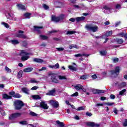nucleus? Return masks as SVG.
<instances>
[{
	"label": "nucleus",
	"instance_id": "864d4df0",
	"mask_svg": "<svg viewBox=\"0 0 127 127\" xmlns=\"http://www.w3.org/2000/svg\"><path fill=\"white\" fill-rule=\"evenodd\" d=\"M80 79L81 80H86V79H87V75H82L80 77Z\"/></svg>",
	"mask_w": 127,
	"mask_h": 127
},
{
	"label": "nucleus",
	"instance_id": "ddd939ff",
	"mask_svg": "<svg viewBox=\"0 0 127 127\" xmlns=\"http://www.w3.org/2000/svg\"><path fill=\"white\" fill-rule=\"evenodd\" d=\"M40 106L41 108H43V109H44L45 110H48L49 107L47 106V104H46L45 102H42L40 103Z\"/></svg>",
	"mask_w": 127,
	"mask_h": 127
},
{
	"label": "nucleus",
	"instance_id": "cd10ccee",
	"mask_svg": "<svg viewBox=\"0 0 127 127\" xmlns=\"http://www.w3.org/2000/svg\"><path fill=\"white\" fill-rule=\"evenodd\" d=\"M68 68L71 71H77V68L75 66H72V65L68 66Z\"/></svg>",
	"mask_w": 127,
	"mask_h": 127
},
{
	"label": "nucleus",
	"instance_id": "37998d69",
	"mask_svg": "<svg viewBox=\"0 0 127 127\" xmlns=\"http://www.w3.org/2000/svg\"><path fill=\"white\" fill-rule=\"evenodd\" d=\"M13 97L14 98H21V95H20L19 94H14Z\"/></svg>",
	"mask_w": 127,
	"mask_h": 127
},
{
	"label": "nucleus",
	"instance_id": "4c0bfd02",
	"mask_svg": "<svg viewBox=\"0 0 127 127\" xmlns=\"http://www.w3.org/2000/svg\"><path fill=\"white\" fill-rule=\"evenodd\" d=\"M104 105H107V106H109L111 107L112 106H113V105H115V103L107 102V103H104Z\"/></svg>",
	"mask_w": 127,
	"mask_h": 127
},
{
	"label": "nucleus",
	"instance_id": "8fccbe9b",
	"mask_svg": "<svg viewBox=\"0 0 127 127\" xmlns=\"http://www.w3.org/2000/svg\"><path fill=\"white\" fill-rule=\"evenodd\" d=\"M30 83H38V81L36 80L35 79H32L30 80Z\"/></svg>",
	"mask_w": 127,
	"mask_h": 127
},
{
	"label": "nucleus",
	"instance_id": "393cba45",
	"mask_svg": "<svg viewBox=\"0 0 127 127\" xmlns=\"http://www.w3.org/2000/svg\"><path fill=\"white\" fill-rule=\"evenodd\" d=\"M69 49H73V48H76V49H78L79 46L76 45H70L69 47Z\"/></svg>",
	"mask_w": 127,
	"mask_h": 127
},
{
	"label": "nucleus",
	"instance_id": "6ab92c4d",
	"mask_svg": "<svg viewBox=\"0 0 127 127\" xmlns=\"http://www.w3.org/2000/svg\"><path fill=\"white\" fill-rule=\"evenodd\" d=\"M32 70H33V68H32V67H27V68H24L23 71L25 73H27L28 72H31V71H32Z\"/></svg>",
	"mask_w": 127,
	"mask_h": 127
},
{
	"label": "nucleus",
	"instance_id": "a878e982",
	"mask_svg": "<svg viewBox=\"0 0 127 127\" xmlns=\"http://www.w3.org/2000/svg\"><path fill=\"white\" fill-rule=\"evenodd\" d=\"M58 78L60 80H67V78H66V76L64 75H58Z\"/></svg>",
	"mask_w": 127,
	"mask_h": 127
},
{
	"label": "nucleus",
	"instance_id": "2eb2a0df",
	"mask_svg": "<svg viewBox=\"0 0 127 127\" xmlns=\"http://www.w3.org/2000/svg\"><path fill=\"white\" fill-rule=\"evenodd\" d=\"M21 91L23 93L26 94L27 95H29V89L27 88L23 87L21 88Z\"/></svg>",
	"mask_w": 127,
	"mask_h": 127
},
{
	"label": "nucleus",
	"instance_id": "0eeeda50",
	"mask_svg": "<svg viewBox=\"0 0 127 127\" xmlns=\"http://www.w3.org/2000/svg\"><path fill=\"white\" fill-rule=\"evenodd\" d=\"M21 116V113H15L10 116L9 117V120H12L13 119H15V118H18Z\"/></svg>",
	"mask_w": 127,
	"mask_h": 127
},
{
	"label": "nucleus",
	"instance_id": "4468645a",
	"mask_svg": "<svg viewBox=\"0 0 127 127\" xmlns=\"http://www.w3.org/2000/svg\"><path fill=\"white\" fill-rule=\"evenodd\" d=\"M9 16L10 17L9 18L10 19H11L12 20H13L14 21H16V17L14 16V14L11 12L8 13Z\"/></svg>",
	"mask_w": 127,
	"mask_h": 127
},
{
	"label": "nucleus",
	"instance_id": "680f3d73",
	"mask_svg": "<svg viewBox=\"0 0 127 127\" xmlns=\"http://www.w3.org/2000/svg\"><path fill=\"white\" fill-rule=\"evenodd\" d=\"M113 62H114V63H116V62H119V59L116 58L113 59Z\"/></svg>",
	"mask_w": 127,
	"mask_h": 127
},
{
	"label": "nucleus",
	"instance_id": "3c124183",
	"mask_svg": "<svg viewBox=\"0 0 127 127\" xmlns=\"http://www.w3.org/2000/svg\"><path fill=\"white\" fill-rule=\"evenodd\" d=\"M45 70H46V67L44 66V67H42L41 69H38V71H39V72H41V71H45Z\"/></svg>",
	"mask_w": 127,
	"mask_h": 127
},
{
	"label": "nucleus",
	"instance_id": "5fc2aeb1",
	"mask_svg": "<svg viewBox=\"0 0 127 127\" xmlns=\"http://www.w3.org/2000/svg\"><path fill=\"white\" fill-rule=\"evenodd\" d=\"M58 31L53 30L51 31H49L48 33V34H52V33H55V32H57Z\"/></svg>",
	"mask_w": 127,
	"mask_h": 127
},
{
	"label": "nucleus",
	"instance_id": "1a4fd4ad",
	"mask_svg": "<svg viewBox=\"0 0 127 127\" xmlns=\"http://www.w3.org/2000/svg\"><path fill=\"white\" fill-rule=\"evenodd\" d=\"M50 103L54 108H58L59 107V103H58V101L51 100L50 101Z\"/></svg>",
	"mask_w": 127,
	"mask_h": 127
},
{
	"label": "nucleus",
	"instance_id": "0e129e2a",
	"mask_svg": "<svg viewBox=\"0 0 127 127\" xmlns=\"http://www.w3.org/2000/svg\"><path fill=\"white\" fill-rule=\"evenodd\" d=\"M86 116H88V117H92V113L86 112Z\"/></svg>",
	"mask_w": 127,
	"mask_h": 127
},
{
	"label": "nucleus",
	"instance_id": "9d476101",
	"mask_svg": "<svg viewBox=\"0 0 127 127\" xmlns=\"http://www.w3.org/2000/svg\"><path fill=\"white\" fill-rule=\"evenodd\" d=\"M52 20L55 22H60V18L56 17V16L53 15H52Z\"/></svg>",
	"mask_w": 127,
	"mask_h": 127
},
{
	"label": "nucleus",
	"instance_id": "69168bd1",
	"mask_svg": "<svg viewBox=\"0 0 127 127\" xmlns=\"http://www.w3.org/2000/svg\"><path fill=\"white\" fill-rule=\"evenodd\" d=\"M120 24H121V21H118V22H117L116 23H115V26H119V25H120Z\"/></svg>",
	"mask_w": 127,
	"mask_h": 127
},
{
	"label": "nucleus",
	"instance_id": "9b49d317",
	"mask_svg": "<svg viewBox=\"0 0 127 127\" xmlns=\"http://www.w3.org/2000/svg\"><path fill=\"white\" fill-rule=\"evenodd\" d=\"M87 126L89 127H99L100 125L97 124L94 122H88L87 124Z\"/></svg>",
	"mask_w": 127,
	"mask_h": 127
},
{
	"label": "nucleus",
	"instance_id": "bb28decb",
	"mask_svg": "<svg viewBox=\"0 0 127 127\" xmlns=\"http://www.w3.org/2000/svg\"><path fill=\"white\" fill-rule=\"evenodd\" d=\"M32 98H33V99H34V100H40V99H41V98L40 97V96H39V95H32Z\"/></svg>",
	"mask_w": 127,
	"mask_h": 127
},
{
	"label": "nucleus",
	"instance_id": "a211bd4d",
	"mask_svg": "<svg viewBox=\"0 0 127 127\" xmlns=\"http://www.w3.org/2000/svg\"><path fill=\"white\" fill-rule=\"evenodd\" d=\"M50 68H52L53 69H59L60 66H59V64L57 63V64L53 65H49Z\"/></svg>",
	"mask_w": 127,
	"mask_h": 127
},
{
	"label": "nucleus",
	"instance_id": "f3484780",
	"mask_svg": "<svg viewBox=\"0 0 127 127\" xmlns=\"http://www.w3.org/2000/svg\"><path fill=\"white\" fill-rule=\"evenodd\" d=\"M85 17L81 16V17H77L75 18L76 21L77 22H80V21H83V20H85Z\"/></svg>",
	"mask_w": 127,
	"mask_h": 127
},
{
	"label": "nucleus",
	"instance_id": "4d7b16f0",
	"mask_svg": "<svg viewBox=\"0 0 127 127\" xmlns=\"http://www.w3.org/2000/svg\"><path fill=\"white\" fill-rule=\"evenodd\" d=\"M78 93L77 92H76L75 93H73L71 95V97H77L78 96Z\"/></svg>",
	"mask_w": 127,
	"mask_h": 127
},
{
	"label": "nucleus",
	"instance_id": "a19ab883",
	"mask_svg": "<svg viewBox=\"0 0 127 127\" xmlns=\"http://www.w3.org/2000/svg\"><path fill=\"white\" fill-rule=\"evenodd\" d=\"M126 85V82H122L119 85V88H124Z\"/></svg>",
	"mask_w": 127,
	"mask_h": 127
},
{
	"label": "nucleus",
	"instance_id": "e2e57ef3",
	"mask_svg": "<svg viewBox=\"0 0 127 127\" xmlns=\"http://www.w3.org/2000/svg\"><path fill=\"white\" fill-rule=\"evenodd\" d=\"M73 7H74V8H75L76 9H79L80 8V6L78 5H74Z\"/></svg>",
	"mask_w": 127,
	"mask_h": 127
},
{
	"label": "nucleus",
	"instance_id": "f257e3e1",
	"mask_svg": "<svg viewBox=\"0 0 127 127\" xmlns=\"http://www.w3.org/2000/svg\"><path fill=\"white\" fill-rule=\"evenodd\" d=\"M85 28L87 30L92 31V32H97V31L99 29V27L94 24V23L91 24H87L85 25Z\"/></svg>",
	"mask_w": 127,
	"mask_h": 127
},
{
	"label": "nucleus",
	"instance_id": "f704fd0d",
	"mask_svg": "<svg viewBox=\"0 0 127 127\" xmlns=\"http://www.w3.org/2000/svg\"><path fill=\"white\" fill-rule=\"evenodd\" d=\"M113 33V31H110L109 32H107L105 34V35L107 37L108 36H111V35H112V34Z\"/></svg>",
	"mask_w": 127,
	"mask_h": 127
},
{
	"label": "nucleus",
	"instance_id": "473e14b6",
	"mask_svg": "<svg viewBox=\"0 0 127 127\" xmlns=\"http://www.w3.org/2000/svg\"><path fill=\"white\" fill-rule=\"evenodd\" d=\"M40 37L41 39H43V40H46L48 38V36L42 35H40Z\"/></svg>",
	"mask_w": 127,
	"mask_h": 127
},
{
	"label": "nucleus",
	"instance_id": "7c9ffc66",
	"mask_svg": "<svg viewBox=\"0 0 127 127\" xmlns=\"http://www.w3.org/2000/svg\"><path fill=\"white\" fill-rule=\"evenodd\" d=\"M34 29L36 31H37L38 33H40V28H42V27H36V26H34Z\"/></svg>",
	"mask_w": 127,
	"mask_h": 127
},
{
	"label": "nucleus",
	"instance_id": "6e6552de",
	"mask_svg": "<svg viewBox=\"0 0 127 127\" xmlns=\"http://www.w3.org/2000/svg\"><path fill=\"white\" fill-rule=\"evenodd\" d=\"M111 73L112 75H115L116 76H118L120 73V67L117 66L115 68V70H111Z\"/></svg>",
	"mask_w": 127,
	"mask_h": 127
},
{
	"label": "nucleus",
	"instance_id": "ea45409f",
	"mask_svg": "<svg viewBox=\"0 0 127 127\" xmlns=\"http://www.w3.org/2000/svg\"><path fill=\"white\" fill-rule=\"evenodd\" d=\"M59 18H60V21H61V20H63L65 18V15L62 14L59 17Z\"/></svg>",
	"mask_w": 127,
	"mask_h": 127
},
{
	"label": "nucleus",
	"instance_id": "4be33fe9",
	"mask_svg": "<svg viewBox=\"0 0 127 127\" xmlns=\"http://www.w3.org/2000/svg\"><path fill=\"white\" fill-rule=\"evenodd\" d=\"M115 41L118 44H123L124 43V40L123 39L117 38L115 40Z\"/></svg>",
	"mask_w": 127,
	"mask_h": 127
},
{
	"label": "nucleus",
	"instance_id": "b1692460",
	"mask_svg": "<svg viewBox=\"0 0 127 127\" xmlns=\"http://www.w3.org/2000/svg\"><path fill=\"white\" fill-rule=\"evenodd\" d=\"M3 99H5L6 100H8L9 99H11L12 96L10 95H8L6 94H5L3 95Z\"/></svg>",
	"mask_w": 127,
	"mask_h": 127
},
{
	"label": "nucleus",
	"instance_id": "13d9d810",
	"mask_svg": "<svg viewBox=\"0 0 127 127\" xmlns=\"http://www.w3.org/2000/svg\"><path fill=\"white\" fill-rule=\"evenodd\" d=\"M125 34L123 32L121 33L118 34V36H121V37H125Z\"/></svg>",
	"mask_w": 127,
	"mask_h": 127
},
{
	"label": "nucleus",
	"instance_id": "5701e85b",
	"mask_svg": "<svg viewBox=\"0 0 127 127\" xmlns=\"http://www.w3.org/2000/svg\"><path fill=\"white\" fill-rule=\"evenodd\" d=\"M74 88L77 91H79V90H82L83 86L81 84H77L74 86Z\"/></svg>",
	"mask_w": 127,
	"mask_h": 127
},
{
	"label": "nucleus",
	"instance_id": "f03ea898",
	"mask_svg": "<svg viewBox=\"0 0 127 127\" xmlns=\"http://www.w3.org/2000/svg\"><path fill=\"white\" fill-rule=\"evenodd\" d=\"M19 54L20 56H22L21 57L22 61H26V60L29 59V56L28 55H30V53L26 52L25 50L21 51Z\"/></svg>",
	"mask_w": 127,
	"mask_h": 127
},
{
	"label": "nucleus",
	"instance_id": "f8f14e48",
	"mask_svg": "<svg viewBox=\"0 0 127 127\" xmlns=\"http://www.w3.org/2000/svg\"><path fill=\"white\" fill-rule=\"evenodd\" d=\"M92 93L93 94H103V93H105V91L94 89H92Z\"/></svg>",
	"mask_w": 127,
	"mask_h": 127
},
{
	"label": "nucleus",
	"instance_id": "c756f323",
	"mask_svg": "<svg viewBox=\"0 0 127 127\" xmlns=\"http://www.w3.org/2000/svg\"><path fill=\"white\" fill-rule=\"evenodd\" d=\"M86 109V107L85 106H81L78 108H77L76 110V111H84Z\"/></svg>",
	"mask_w": 127,
	"mask_h": 127
},
{
	"label": "nucleus",
	"instance_id": "052dcab7",
	"mask_svg": "<svg viewBox=\"0 0 127 127\" xmlns=\"http://www.w3.org/2000/svg\"><path fill=\"white\" fill-rule=\"evenodd\" d=\"M123 126L124 127H127V119H125V122L123 123Z\"/></svg>",
	"mask_w": 127,
	"mask_h": 127
},
{
	"label": "nucleus",
	"instance_id": "338daca9",
	"mask_svg": "<svg viewBox=\"0 0 127 127\" xmlns=\"http://www.w3.org/2000/svg\"><path fill=\"white\" fill-rule=\"evenodd\" d=\"M110 98L111 99H112V100H114L115 98H116V97L115 96V95L112 94L110 96Z\"/></svg>",
	"mask_w": 127,
	"mask_h": 127
},
{
	"label": "nucleus",
	"instance_id": "6e6d98bb",
	"mask_svg": "<svg viewBox=\"0 0 127 127\" xmlns=\"http://www.w3.org/2000/svg\"><path fill=\"white\" fill-rule=\"evenodd\" d=\"M56 49L58 51H63V50H64V48H56Z\"/></svg>",
	"mask_w": 127,
	"mask_h": 127
},
{
	"label": "nucleus",
	"instance_id": "2f4dec72",
	"mask_svg": "<svg viewBox=\"0 0 127 127\" xmlns=\"http://www.w3.org/2000/svg\"><path fill=\"white\" fill-rule=\"evenodd\" d=\"M11 43L14 45L18 44V43H19V42L17 40H11Z\"/></svg>",
	"mask_w": 127,
	"mask_h": 127
},
{
	"label": "nucleus",
	"instance_id": "79ce46f5",
	"mask_svg": "<svg viewBox=\"0 0 127 127\" xmlns=\"http://www.w3.org/2000/svg\"><path fill=\"white\" fill-rule=\"evenodd\" d=\"M1 24L6 27V28H8L9 27V26L7 23H6L5 22H2Z\"/></svg>",
	"mask_w": 127,
	"mask_h": 127
},
{
	"label": "nucleus",
	"instance_id": "09e8293b",
	"mask_svg": "<svg viewBox=\"0 0 127 127\" xmlns=\"http://www.w3.org/2000/svg\"><path fill=\"white\" fill-rule=\"evenodd\" d=\"M43 7L44 8V9L47 10L48 8H49V6L48 5H46V4H44L43 5Z\"/></svg>",
	"mask_w": 127,
	"mask_h": 127
},
{
	"label": "nucleus",
	"instance_id": "bf43d9fd",
	"mask_svg": "<svg viewBox=\"0 0 127 127\" xmlns=\"http://www.w3.org/2000/svg\"><path fill=\"white\" fill-rule=\"evenodd\" d=\"M38 88V86H34L31 89V90H32L33 91H35V90H37Z\"/></svg>",
	"mask_w": 127,
	"mask_h": 127
},
{
	"label": "nucleus",
	"instance_id": "58836bf2",
	"mask_svg": "<svg viewBox=\"0 0 127 127\" xmlns=\"http://www.w3.org/2000/svg\"><path fill=\"white\" fill-rule=\"evenodd\" d=\"M126 92H127V90L124 89L119 92V95H122L123 96H124V95H125V93H126Z\"/></svg>",
	"mask_w": 127,
	"mask_h": 127
},
{
	"label": "nucleus",
	"instance_id": "a18cd8bd",
	"mask_svg": "<svg viewBox=\"0 0 127 127\" xmlns=\"http://www.w3.org/2000/svg\"><path fill=\"white\" fill-rule=\"evenodd\" d=\"M100 54L102 56H105V55H106V54H107V52L106 51H100Z\"/></svg>",
	"mask_w": 127,
	"mask_h": 127
},
{
	"label": "nucleus",
	"instance_id": "de8ad7c7",
	"mask_svg": "<svg viewBox=\"0 0 127 127\" xmlns=\"http://www.w3.org/2000/svg\"><path fill=\"white\" fill-rule=\"evenodd\" d=\"M20 125H27V122L26 121H23L19 122Z\"/></svg>",
	"mask_w": 127,
	"mask_h": 127
},
{
	"label": "nucleus",
	"instance_id": "39448f33",
	"mask_svg": "<svg viewBox=\"0 0 127 127\" xmlns=\"http://www.w3.org/2000/svg\"><path fill=\"white\" fill-rule=\"evenodd\" d=\"M102 9L104 10V12L107 14H110L112 12V8L108 5H104Z\"/></svg>",
	"mask_w": 127,
	"mask_h": 127
},
{
	"label": "nucleus",
	"instance_id": "e433bc0d",
	"mask_svg": "<svg viewBox=\"0 0 127 127\" xmlns=\"http://www.w3.org/2000/svg\"><path fill=\"white\" fill-rule=\"evenodd\" d=\"M22 73H23V72L22 70L19 71L18 72V74H17L18 78H21L22 77Z\"/></svg>",
	"mask_w": 127,
	"mask_h": 127
},
{
	"label": "nucleus",
	"instance_id": "20e7f679",
	"mask_svg": "<svg viewBox=\"0 0 127 127\" xmlns=\"http://www.w3.org/2000/svg\"><path fill=\"white\" fill-rule=\"evenodd\" d=\"M23 33H24L23 31L19 30L18 32H17L15 34V36L16 37H18V38H23L24 39L27 38V37H26V36L23 35Z\"/></svg>",
	"mask_w": 127,
	"mask_h": 127
},
{
	"label": "nucleus",
	"instance_id": "423d86ee",
	"mask_svg": "<svg viewBox=\"0 0 127 127\" xmlns=\"http://www.w3.org/2000/svg\"><path fill=\"white\" fill-rule=\"evenodd\" d=\"M49 76L51 75V80H52V82H53L54 83H59V80H57V79H56V76H55V75L53 74V73H49Z\"/></svg>",
	"mask_w": 127,
	"mask_h": 127
},
{
	"label": "nucleus",
	"instance_id": "49530a36",
	"mask_svg": "<svg viewBox=\"0 0 127 127\" xmlns=\"http://www.w3.org/2000/svg\"><path fill=\"white\" fill-rule=\"evenodd\" d=\"M30 116H32L33 117H37V115L33 112H30Z\"/></svg>",
	"mask_w": 127,
	"mask_h": 127
},
{
	"label": "nucleus",
	"instance_id": "c9c22d12",
	"mask_svg": "<svg viewBox=\"0 0 127 127\" xmlns=\"http://www.w3.org/2000/svg\"><path fill=\"white\" fill-rule=\"evenodd\" d=\"M31 14L29 13H26L24 14V16L26 18H30V15Z\"/></svg>",
	"mask_w": 127,
	"mask_h": 127
},
{
	"label": "nucleus",
	"instance_id": "7ed1b4c3",
	"mask_svg": "<svg viewBox=\"0 0 127 127\" xmlns=\"http://www.w3.org/2000/svg\"><path fill=\"white\" fill-rule=\"evenodd\" d=\"M15 110H20L23 107V102L20 100H16L14 102Z\"/></svg>",
	"mask_w": 127,
	"mask_h": 127
},
{
	"label": "nucleus",
	"instance_id": "c03bdc74",
	"mask_svg": "<svg viewBox=\"0 0 127 127\" xmlns=\"http://www.w3.org/2000/svg\"><path fill=\"white\" fill-rule=\"evenodd\" d=\"M5 69L6 72H8V73H10V72H11V69H9L7 66L5 67Z\"/></svg>",
	"mask_w": 127,
	"mask_h": 127
},
{
	"label": "nucleus",
	"instance_id": "aec40b11",
	"mask_svg": "<svg viewBox=\"0 0 127 127\" xmlns=\"http://www.w3.org/2000/svg\"><path fill=\"white\" fill-rule=\"evenodd\" d=\"M55 93V90L53 89L49 91L47 93H46L47 96H53Z\"/></svg>",
	"mask_w": 127,
	"mask_h": 127
},
{
	"label": "nucleus",
	"instance_id": "412c9836",
	"mask_svg": "<svg viewBox=\"0 0 127 127\" xmlns=\"http://www.w3.org/2000/svg\"><path fill=\"white\" fill-rule=\"evenodd\" d=\"M17 6L18 9H22V10H24V9H25V6L21 4H17Z\"/></svg>",
	"mask_w": 127,
	"mask_h": 127
},
{
	"label": "nucleus",
	"instance_id": "c85d7f7f",
	"mask_svg": "<svg viewBox=\"0 0 127 127\" xmlns=\"http://www.w3.org/2000/svg\"><path fill=\"white\" fill-rule=\"evenodd\" d=\"M66 32L67 35L69 34H75V33H76V31H66Z\"/></svg>",
	"mask_w": 127,
	"mask_h": 127
},
{
	"label": "nucleus",
	"instance_id": "774afa93",
	"mask_svg": "<svg viewBox=\"0 0 127 127\" xmlns=\"http://www.w3.org/2000/svg\"><path fill=\"white\" fill-rule=\"evenodd\" d=\"M15 92L13 91L10 92L9 93V95H10L11 96H14Z\"/></svg>",
	"mask_w": 127,
	"mask_h": 127
},
{
	"label": "nucleus",
	"instance_id": "dca6fc26",
	"mask_svg": "<svg viewBox=\"0 0 127 127\" xmlns=\"http://www.w3.org/2000/svg\"><path fill=\"white\" fill-rule=\"evenodd\" d=\"M33 62H36V63H43L44 62L42 59L38 58H34L33 60Z\"/></svg>",
	"mask_w": 127,
	"mask_h": 127
},
{
	"label": "nucleus",
	"instance_id": "72a5a7b5",
	"mask_svg": "<svg viewBox=\"0 0 127 127\" xmlns=\"http://www.w3.org/2000/svg\"><path fill=\"white\" fill-rule=\"evenodd\" d=\"M75 57H83V56H88V55L86 54H76L74 55Z\"/></svg>",
	"mask_w": 127,
	"mask_h": 127
},
{
	"label": "nucleus",
	"instance_id": "603ef678",
	"mask_svg": "<svg viewBox=\"0 0 127 127\" xmlns=\"http://www.w3.org/2000/svg\"><path fill=\"white\" fill-rule=\"evenodd\" d=\"M95 106L96 107H103L104 104L103 103H97Z\"/></svg>",
	"mask_w": 127,
	"mask_h": 127
}]
</instances>
